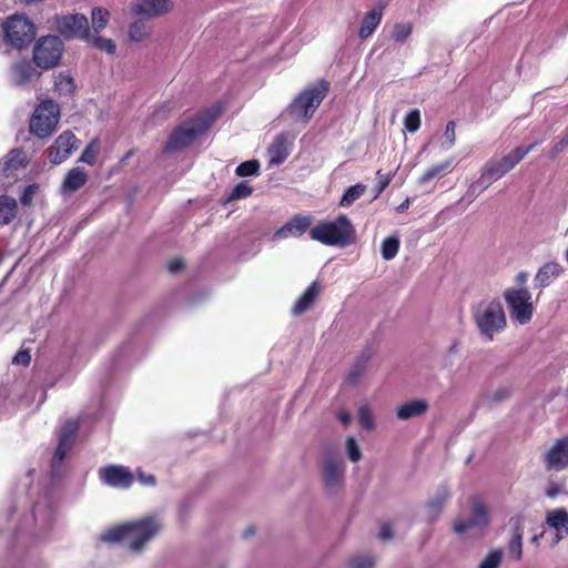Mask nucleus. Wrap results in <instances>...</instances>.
I'll return each mask as SVG.
<instances>
[{
	"label": "nucleus",
	"mask_w": 568,
	"mask_h": 568,
	"mask_svg": "<svg viewBox=\"0 0 568 568\" xmlns=\"http://www.w3.org/2000/svg\"><path fill=\"white\" fill-rule=\"evenodd\" d=\"M160 528L155 517H145L109 529L102 535V539L108 542L124 541L131 550L140 551Z\"/></svg>",
	"instance_id": "f257e3e1"
},
{
	"label": "nucleus",
	"mask_w": 568,
	"mask_h": 568,
	"mask_svg": "<svg viewBox=\"0 0 568 568\" xmlns=\"http://www.w3.org/2000/svg\"><path fill=\"white\" fill-rule=\"evenodd\" d=\"M474 323L485 342L494 341L495 336L505 331L507 317L498 298L483 300L471 310Z\"/></svg>",
	"instance_id": "f03ea898"
},
{
	"label": "nucleus",
	"mask_w": 568,
	"mask_h": 568,
	"mask_svg": "<svg viewBox=\"0 0 568 568\" xmlns=\"http://www.w3.org/2000/svg\"><path fill=\"white\" fill-rule=\"evenodd\" d=\"M221 112L220 106H214L189 121H184L171 133L164 151L171 153L189 146L199 135L210 128Z\"/></svg>",
	"instance_id": "7ed1b4c3"
},
{
	"label": "nucleus",
	"mask_w": 568,
	"mask_h": 568,
	"mask_svg": "<svg viewBox=\"0 0 568 568\" xmlns=\"http://www.w3.org/2000/svg\"><path fill=\"white\" fill-rule=\"evenodd\" d=\"M310 237L328 246L344 247L355 240V229L349 219L341 214L334 221H321L310 230Z\"/></svg>",
	"instance_id": "20e7f679"
},
{
	"label": "nucleus",
	"mask_w": 568,
	"mask_h": 568,
	"mask_svg": "<svg viewBox=\"0 0 568 568\" xmlns=\"http://www.w3.org/2000/svg\"><path fill=\"white\" fill-rule=\"evenodd\" d=\"M34 23L24 14L16 13L0 24V51L3 44L11 49L28 48L36 38Z\"/></svg>",
	"instance_id": "39448f33"
},
{
	"label": "nucleus",
	"mask_w": 568,
	"mask_h": 568,
	"mask_svg": "<svg viewBox=\"0 0 568 568\" xmlns=\"http://www.w3.org/2000/svg\"><path fill=\"white\" fill-rule=\"evenodd\" d=\"M328 91V83L324 80L303 90L286 109L294 122L306 124L314 115Z\"/></svg>",
	"instance_id": "423d86ee"
},
{
	"label": "nucleus",
	"mask_w": 568,
	"mask_h": 568,
	"mask_svg": "<svg viewBox=\"0 0 568 568\" xmlns=\"http://www.w3.org/2000/svg\"><path fill=\"white\" fill-rule=\"evenodd\" d=\"M59 118V104L52 100H45L36 108L30 119V132L40 139H45L55 130Z\"/></svg>",
	"instance_id": "0eeeda50"
},
{
	"label": "nucleus",
	"mask_w": 568,
	"mask_h": 568,
	"mask_svg": "<svg viewBox=\"0 0 568 568\" xmlns=\"http://www.w3.org/2000/svg\"><path fill=\"white\" fill-rule=\"evenodd\" d=\"M64 51L63 41L57 36L41 37L33 47L32 59L42 70L55 68Z\"/></svg>",
	"instance_id": "6e6552de"
},
{
	"label": "nucleus",
	"mask_w": 568,
	"mask_h": 568,
	"mask_svg": "<svg viewBox=\"0 0 568 568\" xmlns=\"http://www.w3.org/2000/svg\"><path fill=\"white\" fill-rule=\"evenodd\" d=\"M503 296L513 321L519 325H525L531 321L534 305L531 293L527 288H507Z\"/></svg>",
	"instance_id": "1a4fd4ad"
},
{
	"label": "nucleus",
	"mask_w": 568,
	"mask_h": 568,
	"mask_svg": "<svg viewBox=\"0 0 568 568\" xmlns=\"http://www.w3.org/2000/svg\"><path fill=\"white\" fill-rule=\"evenodd\" d=\"M79 425L74 420H68L60 433L59 444L51 460V477L52 480H59L64 471V458L69 450L72 448Z\"/></svg>",
	"instance_id": "9d476101"
},
{
	"label": "nucleus",
	"mask_w": 568,
	"mask_h": 568,
	"mask_svg": "<svg viewBox=\"0 0 568 568\" xmlns=\"http://www.w3.org/2000/svg\"><path fill=\"white\" fill-rule=\"evenodd\" d=\"M539 143L540 141H536L526 148L517 146L501 159L489 161L484 168L489 172L490 179L497 181L513 170Z\"/></svg>",
	"instance_id": "9b49d317"
},
{
	"label": "nucleus",
	"mask_w": 568,
	"mask_h": 568,
	"mask_svg": "<svg viewBox=\"0 0 568 568\" xmlns=\"http://www.w3.org/2000/svg\"><path fill=\"white\" fill-rule=\"evenodd\" d=\"M55 29L68 39H90L88 18L81 13L57 17Z\"/></svg>",
	"instance_id": "f8f14e48"
},
{
	"label": "nucleus",
	"mask_w": 568,
	"mask_h": 568,
	"mask_svg": "<svg viewBox=\"0 0 568 568\" xmlns=\"http://www.w3.org/2000/svg\"><path fill=\"white\" fill-rule=\"evenodd\" d=\"M28 164L24 152L20 149L10 150L0 159V184L9 186L17 179L18 172Z\"/></svg>",
	"instance_id": "ddd939ff"
},
{
	"label": "nucleus",
	"mask_w": 568,
	"mask_h": 568,
	"mask_svg": "<svg viewBox=\"0 0 568 568\" xmlns=\"http://www.w3.org/2000/svg\"><path fill=\"white\" fill-rule=\"evenodd\" d=\"M78 139L70 132L65 131L60 134L54 144L48 150V158L53 164H60L65 161L77 149Z\"/></svg>",
	"instance_id": "4468645a"
},
{
	"label": "nucleus",
	"mask_w": 568,
	"mask_h": 568,
	"mask_svg": "<svg viewBox=\"0 0 568 568\" xmlns=\"http://www.w3.org/2000/svg\"><path fill=\"white\" fill-rule=\"evenodd\" d=\"M100 478L103 484L114 488H129L133 483V475L129 468L120 465H111L100 469Z\"/></svg>",
	"instance_id": "2eb2a0df"
},
{
	"label": "nucleus",
	"mask_w": 568,
	"mask_h": 568,
	"mask_svg": "<svg viewBox=\"0 0 568 568\" xmlns=\"http://www.w3.org/2000/svg\"><path fill=\"white\" fill-rule=\"evenodd\" d=\"M489 524V514L481 501H475L471 506L470 518L467 521L456 520L454 530L456 534H464L473 528L483 529Z\"/></svg>",
	"instance_id": "dca6fc26"
},
{
	"label": "nucleus",
	"mask_w": 568,
	"mask_h": 568,
	"mask_svg": "<svg viewBox=\"0 0 568 568\" xmlns=\"http://www.w3.org/2000/svg\"><path fill=\"white\" fill-rule=\"evenodd\" d=\"M173 3L170 0H134L130 4L135 16L155 17L171 11Z\"/></svg>",
	"instance_id": "f3484780"
},
{
	"label": "nucleus",
	"mask_w": 568,
	"mask_h": 568,
	"mask_svg": "<svg viewBox=\"0 0 568 568\" xmlns=\"http://www.w3.org/2000/svg\"><path fill=\"white\" fill-rule=\"evenodd\" d=\"M345 465L339 456L329 455L324 462L323 475L328 489L337 488L344 476Z\"/></svg>",
	"instance_id": "a211bd4d"
},
{
	"label": "nucleus",
	"mask_w": 568,
	"mask_h": 568,
	"mask_svg": "<svg viewBox=\"0 0 568 568\" xmlns=\"http://www.w3.org/2000/svg\"><path fill=\"white\" fill-rule=\"evenodd\" d=\"M312 224V217L310 215H294L288 220L282 227L274 233L275 240L286 237H300Z\"/></svg>",
	"instance_id": "6ab92c4d"
},
{
	"label": "nucleus",
	"mask_w": 568,
	"mask_h": 568,
	"mask_svg": "<svg viewBox=\"0 0 568 568\" xmlns=\"http://www.w3.org/2000/svg\"><path fill=\"white\" fill-rule=\"evenodd\" d=\"M545 462L548 469L561 470L568 466V437L558 439L546 453Z\"/></svg>",
	"instance_id": "aec40b11"
},
{
	"label": "nucleus",
	"mask_w": 568,
	"mask_h": 568,
	"mask_svg": "<svg viewBox=\"0 0 568 568\" xmlns=\"http://www.w3.org/2000/svg\"><path fill=\"white\" fill-rule=\"evenodd\" d=\"M39 75L40 73L33 68L31 62L27 60L13 63L10 69L11 82L17 87L27 85Z\"/></svg>",
	"instance_id": "412c9836"
},
{
	"label": "nucleus",
	"mask_w": 568,
	"mask_h": 568,
	"mask_svg": "<svg viewBox=\"0 0 568 568\" xmlns=\"http://www.w3.org/2000/svg\"><path fill=\"white\" fill-rule=\"evenodd\" d=\"M564 267L558 262L551 261L540 266L534 277L536 288H545L557 280L562 273Z\"/></svg>",
	"instance_id": "4be33fe9"
},
{
	"label": "nucleus",
	"mask_w": 568,
	"mask_h": 568,
	"mask_svg": "<svg viewBox=\"0 0 568 568\" xmlns=\"http://www.w3.org/2000/svg\"><path fill=\"white\" fill-rule=\"evenodd\" d=\"M513 528V537L508 542V556L518 561L523 557V537H524V521L523 517L516 516L510 518Z\"/></svg>",
	"instance_id": "5701e85b"
},
{
	"label": "nucleus",
	"mask_w": 568,
	"mask_h": 568,
	"mask_svg": "<svg viewBox=\"0 0 568 568\" xmlns=\"http://www.w3.org/2000/svg\"><path fill=\"white\" fill-rule=\"evenodd\" d=\"M54 504L51 497L45 494L42 499L34 503L33 518L37 524L42 526H50L53 520Z\"/></svg>",
	"instance_id": "b1692460"
},
{
	"label": "nucleus",
	"mask_w": 568,
	"mask_h": 568,
	"mask_svg": "<svg viewBox=\"0 0 568 568\" xmlns=\"http://www.w3.org/2000/svg\"><path fill=\"white\" fill-rule=\"evenodd\" d=\"M449 496V488L446 485H440L436 493L434 494V496L429 498V500L426 504V510L429 520L433 521L439 517Z\"/></svg>",
	"instance_id": "393cba45"
},
{
	"label": "nucleus",
	"mask_w": 568,
	"mask_h": 568,
	"mask_svg": "<svg viewBox=\"0 0 568 568\" xmlns=\"http://www.w3.org/2000/svg\"><path fill=\"white\" fill-rule=\"evenodd\" d=\"M383 18V7L378 6L373 8L371 11L365 13L361 28L358 30V37L361 39L369 38L378 28Z\"/></svg>",
	"instance_id": "a878e982"
},
{
	"label": "nucleus",
	"mask_w": 568,
	"mask_h": 568,
	"mask_svg": "<svg viewBox=\"0 0 568 568\" xmlns=\"http://www.w3.org/2000/svg\"><path fill=\"white\" fill-rule=\"evenodd\" d=\"M428 406V402L425 399H413L400 405L397 408L396 416L399 420L418 417L427 412Z\"/></svg>",
	"instance_id": "bb28decb"
},
{
	"label": "nucleus",
	"mask_w": 568,
	"mask_h": 568,
	"mask_svg": "<svg viewBox=\"0 0 568 568\" xmlns=\"http://www.w3.org/2000/svg\"><path fill=\"white\" fill-rule=\"evenodd\" d=\"M268 155L270 164L273 165L282 164L287 159L290 151L287 148L286 136L284 134H280L275 138L274 142L268 148Z\"/></svg>",
	"instance_id": "cd10ccee"
},
{
	"label": "nucleus",
	"mask_w": 568,
	"mask_h": 568,
	"mask_svg": "<svg viewBox=\"0 0 568 568\" xmlns=\"http://www.w3.org/2000/svg\"><path fill=\"white\" fill-rule=\"evenodd\" d=\"M320 293L317 282H313L293 306V313L301 315L306 312L315 302Z\"/></svg>",
	"instance_id": "c85d7f7f"
},
{
	"label": "nucleus",
	"mask_w": 568,
	"mask_h": 568,
	"mask_svg": "<svg viewBox=\"0 0 568 568\" xmlns=\"http://www.w3.org/2000/svg\"><path fill=\"white\" fill-rule=\"evenodd\" d=\"M547 525L556 531H562L568 537V511L565 508L549 510L546 516Z\"/></svg>",
	"instance_id": "c756f323"
},
{
	"label": "nucleus",
	"mask_w": 568,
	"mask_h": 568,
	"mask_svg": "<svg viewBox=\"0 0 568 568\" xmlns=\"http://www.w3.org/2000/svg\"><path fill=\"white\" fill-rule=\"evenodd\" d=\"M88 181V174L81 168H74L67 174L62 189L64 192H75Z\"/></svg>",
	"instance_id": "7c9ffc66"
},
{
	"label": "nucleus",
	"mask_w": 568,
	"mask_h": 568,
	"mask_svg": "<svg viewBox=\"0 0 568 568\" xmlns=\"http://www.w3.org/2000/svg\"><path fill=\"white\" fill-rule=\"evenodd\" d=\"M494 182L495 180L490 179L489 172L487 171L486 168H484L479 179L469 185L465 197L468 200L469 203L473 202L481 192H484Z\"/></svg>",
	"instance_id": "2f4dec72"
},
{
	"label": "nucleus",
	"mask_w": 568,
	"mask_h": 568,
	"mask_svg": "<svg viewBox=\"0 0 568 568\" xmlns=\"http://www.w3.org/2000/svg\"><path fill=\"white\" fill-rule=\"evenodd\" d=\"M18 203L16 199L0 195V225L9 224L17 215Z\"/></svg>",
	"instance_id": "473e14b6"
},
{
	"label": "nucleus",
	"mask_w": 568,
	"mask_h": 568,
	"mask_svg": "<svg viewBox=\"0 0 568 568\" xmlns=\"http://www.w3.org/2000/svg\"><path fill=\"white\" fill-rule=\"evenodd\" d=\"M453 165L452 160L435 164L428 168L425 173L419 178V184H425L435 178L443 176Z\"/></svg>",
	"instance_id": "72a5a7b5"
},
{
	"label": "nucleus",
	"mask_w": 568,
	"mask_h": 568,
	"mask_svg": "<svg viewBox=\"0 0 568 568\" xmlns=\"http://www.w3.org/2000/svg\"><path fill=\"white\" fill-rule=\"evenodd\" d=\"M366 191V185L357 183L349 186L343 194L339 205L343 207H349L355 201L361 199Z\"/></svg>",
	"instance_id": "f704fd0d"
},
{
	"label": "nucleus",
	"mask_w": 568,
	"mask_h": 568,
	"mask_svg": "<svg viewBox=\"0 0 568 568\" xmlns=\"http://www.w3.org/2000/svg\"><path fill=\"white\" fill-rule=\"evenodd\" d=\"M413 32L412 22H397L390 32V39L397 43H404Z\"/></svg>",
	"instance_id": "c9c22d12"
},
{
	"label": "nucleus",
	"mask_w": 568,
	"mask_h": 568,
	"mask_svg": "<svg viewBox=\"0 0 568 568\" xmlns=\"http://www.w3.org/2000/svg\"><path fill=\"white\" fill-rule=\"evenodd\" d=\"M399 250V239L397 236H388L382 242V256L385 261L393 260Z\"/></svg>",
	"instance_id": "e433bc0d"
},
{
	"label": "nucleus",
	"mask_w": 568,
	"mask_h": 568,
	"mask_svg": "<svg viewBox=\"0 0 568 568\" xmlns=\"http://www.w3.org/2000/svg\"><path fill=\"white\" fill-rule=\"evenodd\" d=\"M110 19V13L104 8H93L91 12L92 27L97 33L105 28Z\"/></svg>",
	"instance_id": "4c0bfd02"
},
{
	"label": "nucleus",
	"mask_w": 568,
	"mask_h": 568,
	"mask_svg": "<svg viewBox=\"0 0 568 568\" xmlns=\"http://www.w3.org/2000/svg\"><path fill=\"white\" fill-rule=\"evenodd\" d=\"M358 422L366 430L375 428V417L368 405H362L358 409Z\"/></svg>",
	"instance_id": "58836bf2"
},
{
	"label": "nucleus",
	"mask_w": 568,
	"mask_h": 568,
	"mask_svg": "<svg viewBox=\"0 0 568 568\" xmlns=\"http://www.w3.org/2000/svg\"><path fill=\"white\" fill-rule=\"evenodd\" d=\"M252 192H253V189L250 186V184L245 181H242V182L237 183L232 189L231 193L229 194V196L226 199V203L235 201V200L245 199V197L250 196L252 194Z\"/></svg>",
	"instance_id": "ea45409f"
},
{
	"label": "nucleus",
	"mask_w": 568,
	"mask_h": 568,
	"mask_svg": "<svg viewBox=\"0 0 568 568\" xmlns=\"http://www.w3.org/2000/svg\"><path fill=\"white\" fill-rule=\"evenodd\" d=\"M100 152V145L98 140H92L87 148L83 150L80 161L93 165L97 162V156Z\"/></svg>",
	"instance_id": "a19ab883"
},
{
	"label": "nucleus",
	"mask_w": 568,
	"mask_h": 568,
	"mask_svg": "<svg viewBox=\"0 0 568 568\" xmlns=\"http://www.w3.org/2000/svg\"><path fill=\"white\" fill-rule=\"evenodd\" d=\"M260 172V163L257 160H250L241 163L235 173L237 176H256Z\"/></svg>",
	"instance_id": "79ce46f5"
},
{
	"label": "nucleus",
	"mask_w": 568,
	"mask_h": 568,
	"mask_svg": "<svg viewBox=\"0 0 568 568\" xmlns=\"http://www.w3.org/2000/svg\"><path fill=\"white\" fill-rule=\"evenodd\" d=\"M149 29L142 21H135L129 27V37L132 41L140 42L149 36Z\"/></svg>",
	"instance_id": "37998d69"
},
{
	"label": "nucleus",
	"mask_w": 568,
	"mask_h": 568,
	"mask_svg": "<svg viewBox=\"0 0 568 568\" xmlns=\"http://www.w3.org/2000/svg\"><path fill=\"white\" fill-rule=\"evenodd\" d=\"M368 359H369V355H366V354H363L357 359L354 367L352 368V371L348 374L349 383L356 384L359 381L362 374L364 373V371L366 368V364H367Z\"/></svg>",
	"instance_id": "c03bdc74"
},
{
	"label": "nucleus",
	"mask_w": 568,
	"mask_h": 568,
	"mask_svg": "<svg viewBox=\"0 0 568 568\" xmlns=\"http://www.w3.org/2000/svg\"><path fill=\"white\" fill-rule=\"evenodd\" d=\"M93 47L100 49L101 51H105L109 54H113L116 50V45L113 40L102 38V37H92L90 34V39L87 40Z\"/></svg>",
	"instance_id": "a18cd8bd"
},
{
	"label": "nucleus",
	"mask_w": 568,
	"mask_h": 568,
	"mask_svg": "<svg viewBox=\"0 0 568 568\" xmlns=\"http://www.w3.org/2000/svg\"><path fill=\"white\" fill-rule=\"evenodd\" d=\"M404 125L410 133H415L420 126V113L417 109L410 110L404 119Z\"/></svg>",
	"instance_id": "49530a36"
},
{
	"label": "nucleus",
	"mask_w": 568,
	"mask_h": 568,
	"mask_svg": "<svg viewBox=\"0 0 568 568\" xmlns=\"http://www.w3.org/2000/svg\"><path fill=\"white\" fill-rule=\"evenodd\" d=\"M54 84L61 93H71L74 90L73 78L65 73H60Z\"/></svg>",
	"instance_id": "de8ad7c7"
},
{
	"label": "nucleus",
	"mask_w": 568,
	"mask_h": 568,
	"mask_svg": "<svg viewBox=\"0 0 568 568\" xmlns=\"http://www.w3.org/2000/svg\"><path fill=\"white\" fill-rule=\"evenodd\" d=\"M503 558V551L500 549L491 550L486 558L479 565V568H498Z\"/></svg>",
	"instance_id": "09e8293b"
},
{
	"label": "nucleus",
	"mask_w": 568,
	"mask_h": 568,
	"mask_svg": "<svg viewBox=\"0 0 568 568\" xmlns=\"http://www.w3.org/2000/svg\"><path fill=\"white\" fill-rule=\"evenodd\" d=\"M349 568H373L374 559L368 555H358L348 562Z\"/></svg>",
	"instance_id": "8fccbe9b"
},
{
	"label": "nucleus",
	"mask_w": 568,
	"mask_h": 568,
	"mask_svg": "<svg viewBox=\"0 0 568 568\" xmlns=\"http://www.w3.org/2000/svg\"><path fill=\"white\" fill-rule=\"evenodd\" d=\"M346 449L348 458L356 463L362 458L361 449L356 443V440L353 437H348L346 440Z\"/></svg>",
	"instance_id": "3c124183"
},
{
	"label": "nucleus",
	"mask_w": 568,
	"mask_h": 568,
	"mask_svg": "<svg viewBox=\"0 0 568 568\" xmlns=\"http://www.w3.org/2000/svg\"><path fill=\"white\" fill-rule=\"evenodd\" d=\"M511 395V388L508 386H503L496 389L490 396L489 399L493 403H499L507 398H509Z\"/></svg>",
	"instance_id": "603ef678"
},
{
	"label": "nucleus",
	"mask_w": 568,
	"mask_h": 568,
	"mask_svg": "<svg viewBox=\"0 0 568 568\" xmlns=\"http://www.w3.org/2000/svg\"><path fill=\"white\" fill-rule=\"evenodd\" d=\"M37 191H38L37 184H30V185L26 186L21 194V197H20L21 203L23 205H30Z\"/></svg>",
	"instance_id": "864d4df0"
},
{
	"label": "nucleus",
	"mask_w": 568,
	"mask_h": 568,
	"mask_svg": "<svg viewBox=\"0 0 568 568\" xmlns=\"http://www.w3.org/2000/svg\"><path fill=\"white\" fill-rule=\"evenodd\" d=\"M31 362V355L28 349L19 351L12 358V364L28 366Z\"/></svg>",
	"instance_id": "5fc2aeb1"
},
{
	"label": "nucleus",
	"mask_w": 568,
	"mask_h": 568,
	"mask_svg": "<svg viewBox=\"0 0 568 568\" xmlns=\"http://www.w3.org/2000/svg\"><path fill=\"white\" fill-rule=\"evenodd\" d=\"M568 148V132L566 131L561 139L554 145L550 156L555 158Z\"/></svg>",
	"instance_id": "6e6d98bb"
},
{
	"label": "nucleus",
	"mask_w": 568,
	"mask_h": 568,
	"mask_svg": "<svg viewBox=\"0 0 568 568\" xmlns=\"http://www.w3.org/2000/svg\"><path fill=\"white\" fill-rule=\"evenodd\" d=\"M445 138L446 140L449 142V146H452L455 142V122L454 121H449L446 125V130H445Z\"/></svg>",
	"instance_id": "4d7b16f0"
},
{
	"label": "nucleus",
	"mask_w": 568,
	"mask_h": 568,
	"mask_svg": "<svg viewBox=\"0 0 568 568\" xmlns=\"http://www.w3.org/2000/svg\"><path fill=\"white\" fill-rule=\"evenodd\" d=\"M378 536L383 540H388L393 537L392 527L388 524H385L381 527Z\"/></svg>",
	"instance_id": "13d9d810"
},
{
	"label": "nucleus",
	"mask_w": 568,
	"mask_h": 568,
	"mask_svg": "<svg viewBox=\"0 0 568 568\" xmlns=\"http://www.w3.org/2000/svg\"><path fill=\"white\" fill-rule=\"evenodd\" d=\"M184 267V263L182 260L180 258H176V260H173L169 263V271L171 273H178L179 271H181L182 268Z\"/></svg>",
	"instance_id": "bf43d9fd"
},
{
	"label": "nucleus",
	"mask_w": 568,
	"mask_h": 568,
	"mask_svg": "<svg viewBox=\"0 0 568 568\" xmlns=\"http://www.w3.org/2000/svg\"><path fill=\"white\" fill-rule=\"evenodd\" d=\"M138 478L143 485H154L155 477L153 475H144L142 471L138 473Z\"/></svg>",
	"instance_id": "052dcab7"
},
{
	"label": "nucleus",
	"mask_w": 568,
	"mask_h": 568,
	"mask_svg": "<svg viewBox=\"0 0 568 568\" xmlns=\"http://www.w3.org/2000/svg\"><path fill=\"white\" fill-rule=\"evenodd\" d=\"M390 178H382L376 185V196H378L389 184Z\"/></svg>",
	"instance_id": "680f3d73"
},
{
	"label": "nucleus",
	"mask_w": 568,
	"mask_h": 568,
	"mask_svg": "<svg viewBox=\"0 0 568 568\" xmlns=\"http://www.w3.org/2000/svg\"><path fill=\"white\" fill-rule=\"evenodd\" d=\"M337 417L341 420V423H343L345 426L348 425L352 419L351 414L346 410L339 412Z\"/></svg>",
	"instance_id": "e2e57ef3"
},
{
	"label": "nucleus",
	"mask_w": 568,
	"mask_h": 568,
	"mask_svg": "<svg viewBox=\"0 0 568 568\" xmlns=\"http://www.w3.org/2000/svg\"><path fill=\"white\" fill-rule=\"evenodd\" d=\"M528 280V273L527 272H519L517 275H516V282L520 285H524Z\"/></svg>",
	"instance_id": "0e129e2a"
},
{
	"label": "nucleus",
	"mask_w": 568,
	"mask_h": 568,
	"mask_svg": "<svg viewBox=\"0 0 568 568\" xmlns=\"http://www.w3.org/2000/svg\"><path fill=\"white\" fill-rule=\"evenodd\" d=\"M564 536H565V534L562 535V531H556V534L552 538L551 545L552 546L557 545L562 539Z\"/></svg>",
	"instance_id": "69168bd1"
},
{
	"label": "nucleus",
	"mask_w": 568,
	"mask_h": 568,
	"mask_svg": "<svg viewBox=\"0 0 568 568\" xmlns=\"http://www.w3.org/2000/svg\"><path fill=\"white\" fill-rule=\"evenodd\" d=\"M409 206V199H406L400 205L397 206L398 212L407 210Z\"/></svg>",
	"instance_id": "338daca9"
},
{
	"label": "nucleus",
	"mask_w": 568,
	"mask_h": 568,
	"mask_svg": "<svg viewBox=\"0 0 568 568\" xmlns=\"http://www.w3.org/2000/svg\"><path fill=\"white\" fill-rule=\"evenodd\" d=\"M255 534L254 527H248L244 530L243 536L244 538H248L250 536H253Z\"/></svg>",
	"instance_id": "774afa93"
}]
</instances>
